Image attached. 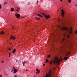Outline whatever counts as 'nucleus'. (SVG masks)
Returning <instances> with one entry per match:
<instances>
[{
    "instance_id": "nucleus-22",
    "label": "nucleus",
    "mask_w": 77,
    "mask_h": 77,
    "mask_svg": "<svg viewBox=\"0 0 77 77\" xmlns=\"http://www.w3.org/2000/svg\"><path fill=\"white\" fill-rule=\"evenodd\" d=\"M53 62L52 61H51L50 62V65H51V64H52V63Z\"/></svg>"
},
{
    "instance_id": "nucleus-19",
    "label": "nucleus",
    "mask_w": 77,
    "mask_h": 77,
    "mask_svg": "<svg viewBox=\"0 0 77 77\" xmlns=\"http://www.w3.org/2000/svg\"><path fill=\"white\" fill-rule=\"evenodd\" d=\"M26 63V61H24L22 63L23 64V66H24V64L25 63Z\"/></svg>"
},
{
    "instance_id": "nucleus-15",
    "label": "nucleus",
    "mask_w": 77,
    "mask_h": 77,
    "mask_svg": "<svg viewBox=\"0 0 77 77\" xmlns=\"http://www.w3.org/2000/svg\"><path fill=\"white\" fill-rule=\"evenodd\" d=\"M67 1H68V2L69 3H71V2H72L71 0H67Z\"/></svg>"
},
{
    "instance_id": "nucleus-38",
    "label": "nucleus",
    "mask_w": 77,
    "mask_h": 77,
    "mask_svg": "<svg viewBox=\"0 0 77 77\" xmlns=\"http://www.w3.org/2000/svg\"><path fill=\"white\" fill-rule=\"evenodd\" d=\"M62 41H64V39H63Z\"/></svg>"
},
{
    "instance_id": "nucleus-2",
    "label": "nucleus",
    "mask_w": 77,
    "mask_h": 77,
    "mask_svg": "<svg viewBox=\"0 0 77 77\" xmlns=\"http://www.w3.org/2000/svg\"><path fill=\"white\" fill-rule=\"evenodd\" d=\"M51 71H50L48 73L46 72V76H45L44 77H51Z\"/></svg>"
},
{
    "instance_id": "nucleus-6",
    "label": "nucleus",
    "mask_w": 77,
    "mask_h": 77,
    "mask_svg": "<svg viewBox=\"0 0 77 77\" xmlns=\"http://www.w3.org/2000/svg\"><path fill=\"white\" fill-rule=\"evenodd\" d=\"M72 28H70V30H69V32L70 34H72Z\"/></svg>"
},
{
    "instance_id": "nucleus-13",
    "label": "nucleus",
    "mask_w": 77,
    "mask_h": 77,
    "mask_svg": "<svg viewBox=\"0 0 77 77\" xmlns=\"http://www.w3.org/2000/svg\"><path fill=\"white\" fill-rule=\"evenodd\" d=\"M0 35H5V32H4L3 31L1 32Z\"/></svg>"
},
{
    "instance_id": "nucleus-39",
    "label": "nucleus",
    "mask_w": 77,
    "mask_h": 77,
    "mask_svg": "<svg viewBox=\"0 0 77 77\" xmlns=\"http://www.w3.org/2000/svg\"><path fill=\"white\" fill-rule=\"evenodd\" d=\"M60 2H62L63 0H60Z\"/></svg>"
},
{
    "instance_id": "nucleus-33",
    "label": "nucleus",
    "mask_w": 77,
    "mask_h": 77,
    "mask_svg": "<svg viewBox=\"0 0 77 77\" xmlns=\"http://www.w3.org/2000/svg\"><path fill=\"white\" fill-rule=\"evenodd\" d=\"M14 77H17V76H16V75H15L14 76Z\"/></svg>"
},
{
    "instance_id": "nucleus-24",
    "label": "nucleus",
    "mask_w": 77,
    "mask_h": 77,
    "mask_svg": "<svg viewBox=\"0 0 77 77\" xmlns=\"http://www.w3.org/2000/svg\"><path fill=\"white\" fill-rule=\"evenodd\" d=\"M2 8V5L0 4V9Z\"/></svg>"
},
{
    "instance_id": "nucleus-27",
    "label": "nucleus",
    "mask_w": 77,
    "mask_h": 77,
    "mask_svg": "<svg viewBox=\"0 0 77 77\" xmlns=\"http://www.w3.org/2000/svg\"><path fill=\"white\" fill-rule=\"evenodd\" d=\"M4 3L5 4V5H6V4H7V3L6 2H4Z\"/></svg>"
},
{
    "instance_id": "nucleus-35",
    "label": "nucleus",
    "mask_w": 77,
    "mask_h": 77,
    "mask_svg": "<svg viewBox=\"0 0 77 77\" xmlns=\"http://www.w3.org/2000/svg\"><path fill=\"white\" fill-rule=\"evenodd\" d=\"M2 77V75H0V77Z\"/></svg>"
},
{
    "instance_id": "nucleus-36",
    "label": "nucleus",
    "mask_w": 77,
    "mask_h": 77,
    "mask_svg": "<svg viewBox=\"0 0 77 77\" xmlns=\"http://www.w3.org/2000/svg\"><path fill=\"white\" fill-rule=\"evenodd\" d=\"M43 66H45V64H44L43 65Z\"/></svg>"
},
{
    "instance_id": "nucleus-8",
    "label": "nucleus",
    "mask_w": 77,
    "mask_h": 77,
    "mask_svg": "<svg viewBox=\"0 0 77 77\" xmlns=\"http://www.w3.org/2000/svg\"><path fill=\"white\" fill-rule=\"evenodd\" d=\"M62 30H68V29L65 27H63V28H62Z\"/></svg>"
},
{
    "instance_id": "nucleus-26",
    "label": "nucleus",
    "mask_w": 77,
    "mask_h": 77,
    "mask_svg": "<svg viewBox=\"0 0 77 77\" xmlns=\"http://www.w3.org/2000/svg\"><path fill=\"white\" fill-rule=\"evenodd\" d=\"M13 69H14V70L15 69V67H13Z\"/></svg>"
},
{
    "instance_id": "nucleus-29",
    "label": "nucleus",
    "mask_w": 77,
    "mask_h": 77,
    "mask_svg": "<svg viewBox=\"0 0 77 77\" xmlns=\"http://www.w3.org/2000/svg\"><path fill=\"white\" fill-rule=\"evenodd\" d=\"M8 50H11V48H9Z\"/></svg>"
},
{
    "instance_id": "nucleus-7",
    "label": "nucleus",
    "mask_w": 77,
    "mask_h": 77,
    "mask_svg": "<svg viewBox=\"0 0 77 77\" xmlns=\"http://www.w3.org/2000/svg\"><path fill=\"white\" fill-rule=\"evenodd\" d=\"M20 10V7H18L16 11L17 12H19Z\"/></svg>"
},
{
    "instance_id": "nucleus-3",
    "label": "nucleus",
    "mask_w": 77,
    "mask_h": 77,
    "mask_svg": "<svg viewBox=\"0 0 77 77\" xmlns=\"http://www.w3.org/2000/svg\"><path fill=\"white\" fill-rule=\"evenodd\" d=\"M42 14L43 15H44V17L45 18H46V19H48V18H50V15H45L44 13H42Z\"/></svg>"
},
{
    "instance_id": "nucleus-14",
    "label": "nucleus",
    "mask_w": 77,
    "mask_h": 77,
    "mask_svg": "<svg viewBox=\"0 0 77 77\" xmlns=\"http://www.w3.org/2000/svg\"><path fill=\"white\" fill-rule=\"evenodd\" d=\"M40 17H35V19L36 20H40Z\"/></svg>"
},
{
    "instance_id": "nucleus-53",
    "label": "nucleus",
    "mask_w": 77,
    "mask_h": 77,
    "mask_svg": "<svg viewBox=\"0 0 77 77\" xmlns=\"http://www.w3.org/2000/svg\"><path fill=\"white\" fill-rule=\"evenodd\" d=\"M11 72H12V71H11Z\"/></svg>"
},
{
    "instance_id": "nucleus-37",
    "label": "nucleus",
    "mask_w": 77,
    "mask_h": 77,
    "mask_svg": "<svg viewBox=\"0 0 77 77\" xmlns=\"http://www.w3.org/2000/svg\"><path fill=\"white\" fill-rule=\"evenodd\" d=\"M17 61H18V60H16V62H17Z\"/></svg>"
},
{
    "instance_id": "nucleus-17",
    "label": "nucleus",
    "mask_w": 77,
    "mask_h": 77,
    "mask_svg": "<svg viewBox=\"0 0 77 77\" xmlns=\"http://www.w3.org/2000/svg\"><path fill=\"white\" fill-rule=\"evenodd\" d=\"M38 17H41V18H42V16L41 15V14H38Z\"/></svg>"
},
{
    "instance_id": "nucleus-4",
    "label": "nucleus",
    "mask_w": 77,
    "mask_h": 77,
    "mask_svg": "<svg viewBox=\"0 0 77 77\" xmlns=\"http://www.w3.org/2000/svg\"><path fill=\"white\" fill-rule=\"evenodd\" d=\"M61 11L62 12L61 15L62 17H63V15H64V14H65V11H63V9L61 10Z\"/></svg>"
},
{
    "instance_id": "nucleus-43",
    "label": "nucleus",
    "mask_w": 77,
    "mask_h": 77,
    "mask_svg": "<svg viewBox=\"0 0 77 77\" xmlns=\"http://www.w3.org/2000/svg\"><path fill=\"white\" fill-rule=\"evenodd\" d=\"M28 5H29V2H28Z\"/></svg>"
},
{
    "instance_id": "nucleus-9",
    "label": "nucleus",
    "mask_w": 77,
    "mask_h": 77,
    "mask_svg": "<svg viewBox=\"0 0 77 77\" xmlns=\"http://www.w3.org/2000/svg\"><path fill=\"white\" fill-rule=\"evenodd\" d=\"M18 72V69H14V73H16V72Z\"/></svg>"
},
{
    "instance_id": "nucleus-11",
    "label": "nucleus",
    "mask_w": 77,
    "mask_h": 77,
    "mask_svg": "<svg viewBox=\"0 0 77 77\" xmlns=\"http://www.w3.org/2000/svg\"><path fill=\"white\" fill-rule=\"evenodd\" d=\"M13 38V39H15V37L14 36H11V37H10V39Z\"/></svg>"
},
{
    "instance_id": "nucleus-34",
    "label": "nucleus",
    "mask_w": 77,
    "mask_h": 77,
    "mask_svg": "<svg viewBox=\"0 0 77 77\" xmlns=\"http://www.w3.org/2000/svg\"><path fill=\"white\" fill-rule=\"evenodd\" d=\"M67 37H68V38H69V35H68L67 36Z\"/></svg>"
},
{
    "instance_id": "nucleus-50",
    "label": "nucleus",
    "mask_w": 77,
    "mask_h": 77,
    "mask_svg": "<svg viewBox=\"0 0 77 77\" xmlns=\"http://www.w3.org/2000/svg\"><path fill=\"white\" fill-rule=\"evenodd\" d=\"M11 44H12V43H11Z\"/></svg>"
},
{
    "instance_id": "nucleus-48",
    "label": "nucleus",
    "mask_w": 77,
    "mask_h": 77,
    "mask_svg": "<svg viewBox=\"0 0 77 77\" xmlns=\"http://www.w3.org/2000/svg\"><path fill=\"white\" fill-rule=\"evenodd\" d=\"M19 46H20V45H18V47H19Z\"/></svg>"
},
{
    "instance_id": "nucleus-45",
    "label": "nucleus",
    "mask_w": 77,
    "mask_h": 77,
    "mask_svg": "<svg viewBox=\"0 0 77 77\" xmlns=\"http://www.w3.org/2000/svg\"><path fill=\"white\" fill-rule=\"evenodd\" d=\"M9 55H11V54H9Z\"/></svg>"
},
{
    "instance_id": "nucleus-31",
    "label": "nucleus",
    "mask_w": 77,
    "mask_h": 77,
    "mask_svg": "<svg viewBox=\"0 0 77 77\" xmlns=\"http://www.w3.org/2000/svg\"><path fill=\"white\" fill-rule=\"evenodd\" d=\"M2 63H3L4 62V60H3L2 61Z\"/></svg>"
},
{
    "instance_id": "nucleus-42",
    "label": "nucleus",
    "mask_w": 77,
    "mask_h": 77,
    "mask_svg": "<svg viewBox=\"0 0 77 77\" xmlns=\"http://www.w3.org/2000/svg\"><path fill=\"white\" fill-rule=\"evenodd\" d=\"M9 57H11V56H10V55H9Z\"/></svg>"
},
{
    "instance_id": "nucleus-51",
    "label": "nucleus",
    "mask_w": 77,
    "mask_h": 77,
    "mask_svg": "<svg viewBox=\"0 0 77 77\" xmlns=\"http://www.w3.org/2000/svg\"><path fill=\"white\" fill-rule=\"evenodd\" d=\"M59 68V67H58V69Z\"/></svg>"
},
{
    "instance_id": "nucleus-21",
    "label": "nucleus",
    "mask_w": 77,
    "mask_h": 77,
    "mask_svg": "<svg viewBox=\"0 0 77 77\" xmlns=\"http://www.w3.org/2000/svg\"><path fill=\"white\" fill-rule=\"evenodd\" d=\"M48 61H49L48 60V59H47L46 60V63H47V62H48Z\"/></svg>"
},
{
    "instance_id": "nucleus-47",
    "label": "nucleus",
    "mask_w": 77,
    "mask_h": 77,
    "mask_svg": "<svg viewBox=\"0 0 77 77\" xmlns=\"http://www.w3.org/2000/svg\"><path fill=\"white\" fill-rule=\"evenodd\" d=\"M11 52H10V54H11Z\"/></svg>"
},
{
    "instance_id": "nucleus-44",
    "label": "nucleus",
    "mask_w": 77,
    "mask_h": 77,
    "mask_svg": "<svg viewBox=\"0 0 77 77\" xmlns=\"http://www.w3.org/2000/svg\"><path fill=\"white\" fill-rule=\"evenodd\" d=\"M75 6H77V5H75Z\"/></svg>"
},
{
    "instance_id": "nucleus-1",
    "label": "nucleus",
    "mask_w": 77,
    "mask_h": 77,
    "mask_svg": "<svg viewBox=\"0 0 77 77\" xmlns=\"http://www.w3.org/2000/svg\"><path fill=\"white\" fill-rule=\"evenodd\" d=\"M55 60L53 62L54 64H56V63H57L58 64H59V62H60V61H62V57H61L60 59H57V57H55Z\"/></svg>"
},
{
    "instance_id": "nucleus-54",
    "label": "nucleus",
    "mask_w": 77,
    "mask_h": 77,
    "mask_svg": "<svg viewBox=\"0 0 77 77\" xmlns=\"http://www.w3.org/2000/svg\"><path fill=\"white\" fill-rule=\"evenodd\" d=\"M67 0V1H68V0Z\"/></svg>"
},
{
    "instance_id": "nucleus-10",
    "label": "nucleus",
    "mask_w": 77,
    "mask_h": 77,
    "mask_svg": "<svg viewBox=\"0 0 77 77\" xmlns=\"http://www.w3.org/2000/svg\"><path fill=\"white\" fill-rule=\"evenodd\" d=\"M13 53L14 54H15V52H16V49H14V50L12 51Z\"/></svg>"
},
{
    "instance_id": "nucleus-18",
    "label": "nucleus",
    "mask_w": 77,
    "mask_h": 77,
    "mask_svg": "<svg viewBox=\"0 0 77 77\" xmlns=\"http://www.w3.org/2000/svg\"><path fill=\"white\" fill-rule=\"evenodd\" d=\"M68 57H66L65 58L64 60H68Z\"/></svg>"
},
{
    "instance_id": "nucleus-41",
    "label": "nucleus",
    "mask_w": 77,
    "mask_h": 77,
    "mask_svg": "<svg viewBox=\"0 0 77 77\" xmlns=\"http://www.w3.org/2000/svg\"><path fill=\"white\" fill-rule=\"evenodd\" d=\"M26 71H27V69H26Z\"/></svg>"
},
{
    "instance_id": "nucleus-30",
    "label": "nucleus",
    "mask_w": 77,
    "mask_h": 77,
    "mask_svg": "<svg viewBox=\"0 0 77 77\" xmlns=\"http://www.w3.org/2000/svg\"><path fill=\"white\" fill-rule=\"evenodd\" d=\"M75 33L76 34H77V30L75 31Z\"/></svg>"
},
{
    "instance_id": "nucleus-52",
    "label": "nucleus",
    "mask_w": 77,
    "mask_h": 77,
    "mask_svg": "<svg viewBox=\"0 0 77 77\" xmlns=\"http://www.w3.org/2000/svg\"><path fill=\"white\" fill-rule=\"evenodd\" d=\"M58 11H59V10H58Z\"/></svg>"
},
{
    "instance_id": "nucleus-32",
    "label": "nucleus",
    "mask_w": 77,
    "mask_h": 77,
    "mask_svg": "<svg viewBox=\"0 0 77 77\" xmlns=\"http://www.w3.org/2000/svg\"><path fill=\"white\" fill-rule=\"evenodd\" d=\"M53 69V70H55V68L54 67Z\"/></svg>"
},
{
    "instance_id": "nucleus-5",
    "label": "nucleus",
    "mask_w": 77,
    "mask_h": 77,
    "mask_svg": "<svg viewBox=\"0 0 77 77\" xmlns=\"http://www.w3.org/2000/svg\"><path fill=\"white\" fill-rule=\"evenodd\" d=\"M15 16L17 17V18H19L20 17V14H17V13L16 14H15Z\"/></svg>"
},
{
    "instance_id": "nucleus-49",
    "label": "nucleus",
    "mask_w": 77,
    "mask_h": 77,
    "mask_svg": "<svg viewBox=\"0 0 77 77\" xmlns=\"http://www.w3.org/2000/svg\"><path fill=\"white\" fill-rule=\"evenodd\" d=\"M34 77H36V76H34Z\"/></svg>"
},
{
    "instance_id": "nucleus-25",
    "label": "nucleus",
    "mask_w": 77,
    "mask_h": 77,
    "mask_svg": "<svg viewBox=\"0 0 77 77\" xmlns=\"http://www.w3.org/2000/svg\"><path fill=\"white\" fill-rule=\"evenodd\" d=\"M39 3V1L38 0H37V1L36 4H38Z\"/></svg>"
},
{
    "instance_id": "nucleus-16",
    "label": "nucleus",
    "mask_w": 77,
    "mask_h": 77,
    "mask_svg": "<svg viewBox=\"0 0 77 77\" xmlns=\"http://www.w3.org/2000/svg\"><path fill=\"white\" fill-rule=\"evenodd\" d=\"M69 53H70V52H68V53H66V56H68V55H69Z\"/></svg>"
},
{
    "instance_id": "nucleus-23",
    "label": "nucleus",
    "mask_w": 77,
    "mask_h": 77,
    "mask_svg": "<svg viewBox=\"0 0 77 77\" xmlns=\"http://www.w3.org/2000/svg\"><path fill=\"white\" fill-rule=\"evenodd\" d=\"M36 71H39V69H36Z\"/></svg>"
},
{
    "instance_id": "nucleus-40",
    "label": "nucleus",
    "mask_w": 77,
    "mask_h": 77,
    "mask_svg": "<svg viewBox=\"0 0 77 77\" xmlns=\"http://www.w3.org/2000/svg\"><path fill=\"white\" fill-rule=\"evenodd\" d=\"M12 28L13 29H14V27H12Z\"/></svg>"
},
{
    "instance_id": "nucleus-12",
    "label": "nucleus",
    "mask_w": 77,
    "mask_h": 77,
    "mask_svg": "<svg viewBox=\"0 0 77 77\" xmlns=\"http://www.w3.org/2000/svg\"><path fill=\"white\" fill-rule=\"evenodd\" d=\"M10 11L11 12H13V11H14V8H11L10 9Z\"/></svg>"
},
{
    "instance_id": "nucleus-46",
    "label": "nucleus",
    "mask_w": 77,
    "mask_h": 77,
    "mask_svg": "<svg viewBox=\"0 0 77 77\" xmlns=\"http://www.w3.org/2000/svg\"><path fill=\"white\" fill-rule=\"evenodd\" d=\"M58 20H59V19Z\"/></svg>"
},
{
    "instance_id": "nucleus-28",
    "label": "nucleus",
    "mask_w": 77,
    "mask_h": 77,
    "mask_svg": "<svg viewBox=\"0 0 77 77\" xmlns=\"http://www.w3.org/2000/svg\"><path fill=\"white\" fill-rule=\"evenodd\" d=\"M50 57V55H48V58H49V57Z\"/></svg>"
},
{
    "instance_id": "nucleus-20",
    "label": "nucleus",
    "mask_w": 77,
    "mask_h": 77,
    "mask_svg": "<svg viewBox=\"0 0 77 77\" xmlns=\"http://www.w3.org/2000/svg\"><path fill=\"white\" fill-rule=\"evenodd\" d=\"M39 72H40V70H39L37 72H36V74H39Z\"/></svg>"
}]
</instances>
